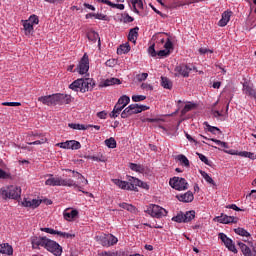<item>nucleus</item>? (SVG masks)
I'll list each match as a JSON object with an SVG mask.
<instances>
[{
    "instance_id": "f257e3e1",
    "label": "nucleus",
    "mask_w": 256,
    "mask_h": 256,
    "mask_svg": "<svg viewBox=\"0 0 256 256\" xmlns=\"http://www.w3.org/2000/svg\"><path fill=\"white\" fill-rule=\"evenodd\" d=\"M31 244L33 249H39V247H44V249L48 250L49 253H52V255L55 256H61L63 253V247L59 245L54 240H51L47 237H37L34 236L31 239Z\"/></svg>"
},
{
    "instance_id": "f03ea898",
    "label": "nucleus",
    "mask_w": 256,
    "mask_h": 256,
    "mask_svg": "<svg viewBox=\"0 0 256 256\" xmlns=\"http://www.w3.org/2000/svg\"><path fill=\"white\" fill-rule=\"evenodd\" d=\"M45 185L50 187H73L74 189L79 188V184L71 178L63 179L62 177H53V174L45 181Z\"/></svg>"
},
{
    "instance_id": "7ed1b4c3",
    "label": "nucleus",
    "mask_w": 256,
    "mask_h": 256,
    "mask_svg": "<svg viewBox=\"0 0 256 256\" xmlns=\"http://www.w3.org/2000/svg\"><path fill=\"white\" fill-rule=\"evenodd\" d=\"M128 103H131V98H129V96L123 95L122 97H120L115 104L112 112L110 113V117L112 119H116V117H119V115H121V111L125 109Z\"/></svg>"
},
{
    "instance_id": "20e7f679",
    "label": "nucleus",
    "mask_w": 256,
    "mask_h": 256,
    "mask_svg": "<svg viewBox=\"0 0 256 256\" xmlns=\"http://www.w3.org/2000/svg\"><path fill=\"white\" fill-rule=\"evenodd\" d=\"M145 213H148V215H151V217H155L156 219L167 217V210L156 204H150L145 210Z\"/></svg>"
},
{
    "instance_id": "39448f33",
    "label": "nucleus",
    "mask_w": 256,
    "mask_h": 256,
    "mask_svg": "<svg viewBox=\"0 0 256 256\" xmlns=\"http://www.w3.org/2000/svg\"><path fill=\"white\" fill-rule=\"evenodd\" d=\"M169 185L172 189H176V191H187V189H189V183H187L185 178L181 177H174L170 179Z\"/></svg>"
},
{
    "instance_id": "423d86ee",
    "label": "nucleus",
    "mask_w": 256,
    "mask_h": 256,
    "mask_svg": "<svg viewBox=\"0 0 256 256\" xmlns=\"http://www.w3.org/2000/svg\"><path fill=\"white\" fill-rule=\"evenodd\" d=\"M193 219H195V211L190 210L186 213L179 212L172 218V221H175L176 223H190V221H193Z\"/></svg>"
},
{
    "instance_id": "0eeeda50",
    "label": "nucleus",
    "mask_w": 256,
    "mask_h": 256,
    "mask_svg": "<svg viewBox=\"0 0 256 256\" xmlns=\"http://www.w3.org/2000/svg\"><path fill=\"white\" fill-rule=\"evenodd\" d=\"M5 201L7 199L17 200L21 197V187L18 186H9L6 188V192H4Z\"/></svg>"
},
{
    "instance_id": "6e6552de",
    "label": "nucleus",
    "mask_w": 256,
    "mask_h": 256,
    "mask_svg": "<svg viewBox=\"0 0 256 256\" xmlns=\"http://www.w3.org/2000/svg\"><path fill=\"white\" fill-rule=\"evenodd\" d=\"M193 69H195V67L191 64H180L175 67V75L176 77H179V75H181V77H189V73H191Z\"/></svg>"
},
{
    "instance_id": "1a4fd4ad",
    "label": "nucleus",
    "mask_w": 256,
    "mask_h": 256,
    "mask_svg": "<svg viewBox=\"0 0 256 256\" xmlns=\"http://www.w3.org/2000/svg\"><path fill=\"white\" fill-rule=\"evenodd\" d=\"M56 147H60V149L77 150L81 147V143L77 140H67L66 142L57 143Z\"/></svg>"
},
{
    "instance_id": "9d476101",
    "label": "nucleus",
    "mask_w": 256,
    "mask_h": 256,
    "mask_svg": "<svg viewBox=\"0 0 256 256\" xmlns=\"http://www.w3.org/2000/svg\"><path fill=\"white\" fill-rule=\"evenodd\" d=\"M219 239L224 243L225 247L228 249V251H231L232 253H237V248L235 247V244L233 243V240H231L225 233H219L218 235Z\"/></svg>"
},
{
    "instance_id": "9b49d317",
    "label": "nucleus",
    "mask_w": 256,
    "mask_h": 256,
    "mask_svg": "<svg viewBox=\"0 0 256 256\" xmlns=\"http://www.w3.org/2000/svg\"><path fill=\"white\" fill-rule=\"evenodd\" d=\"M69 103H71V95L54 94V105H69Z\"/></svg>"
},
{
    "instance_id": "f8f14e48",
    "label": "nucleus",
    "mask_w": 256,
    "mask_h": 256,
    "mask_svg": "<svg viewBox=\"0 0 256 256\" xmlns=\"http://www.w3.org/2000/svg\"><path fill=\"white\" fill-rule=\"evenodd\" d=\"M77 69L80 75H85V73L89 71V56H87V54L83 55Z\"/></svg>"
},
{
    "instance_id": "ddd939ff",
    "label": "nucleus",
    "mask_w": 256,
    "mask_h": 256,
    "mask_svg": "<svg viewBox=\"0 0 256 256\" xmlns=\"http://www.w3.org/2000/svg\"><path fill=\"white\" fill-rule=\"evenodd\" d=\"M141 185H145V182L133 176H128L127 191H137V187H141Z\"/></svg>"
},
{
    "instance_id": "4468645a",
    "label": "nucleus",
    "mask_w": 256,
    "mask_h": 256,
    "mask_svg": "<svg viewBox=\"0 0 256 256\" xmlns=\"http://www.w3.org/2000/svg\"><path fill=\"white\" fill-rule=\"evenodd\" d=\"M80 93H87V91L93 88V80L91 78H81Z\"/></svg>"
},
{
    "instance_id": "2eb2a0df",
    "label": "nucleus",
    "mask_w": 256,
    "mask_h": 256,
    "mask_svg": "<svg viewBox=\"0 0 256 256\" xmlns=\"http://www.w3.org/2000/svg\"><path fill=\"white\" fill-rule=\"evenodd\" d=\"M242 91L244 95H247L250 99H256V90L253 88V85L249 84V82L243 83Z\"/></svg>"
},
{
    "instance_id": "dca6fc26",
    "label": "nucleus",
    "mask_w": 256,
    "mask_h": 256,
    "mask_svg": "<svg viewBox=\"0 0 256 256\" xmlns=\"http://www.w3.org/2000/svg\"><path fill=\"white\" fill-rule=\"evenodd\" d=\"M41 203H42V200H39V199L29 200L27 198H24L21 205L22 207H29L30 209H37V207H39Z\"/></svg>"
},
{
    "instance_id": "f3484780",
    "label": "nucleus",
    "mask_w": 256,
    "mask_h": 256,
    "mask_svg": "<svg viewBox=\"0 0 256 256\" xmlns=\"http://www.w3.org/2000/svg\"><path fill=\"white\" fill-rule=\"evenodd\" d=\"M216 221L224 225H229V223H237V218H235L234 216H227L225 214H221L220 216L216 217Z\"/></svg>"
},
{
    "instance_id": "a211bd4d",
    "label": "nucleus",
    "mask_w": 256,
    "mask_h": 256,
    "mask_svg": "<svg viewBox=\"0 0 256 256\" xmlns=\"http://www.w3.org/2000/svg\"><path fill=\"white\" fill-rule=\"evenodd\" d=\"M176 198L182 203H191L195 199V197L193 196V192L191 191H188L184 194H178Z\"/></svg>"
},
{
    "instance_id": "6ab92c4d",
    "label": "nucleus",
    "mask_w": 256,
    "mask_h": 256,
    "mask_svg": "<svg viewBox=\"0 0 256 256\" xmlns=\"http://www.w3.org/2000/svg\"><path fill=\"white\" fill-rule=\"evenodd\" d=\"M231 15H233V12L231 11H225L222 13V18L218 22L219 27H226L227 23L231 21Z\"/></svg>"
},
{
    "instance_id": "aec40b11",
    "label": "nucleus",
    "mask_w": 256,
    "mask_h": 256,
    "mask_svg": "<svg viewBox=\"0 0 256 256\" xmlns=\"http://www.w3.org/2000/svg\"><path fill=\"white\" fill-rule=\"evenodd\" d=\"M79 215V211L66 209L63 212V217L66 221H73Z\"/></svg>"
},
{
    "instance_id": "412c9836",
    "label": "nucleus",
    "mask_w": 256,
    "mask_h": 256,
    "mask_svg": "<svg viewBox=\"0 0 256 256\" xmlns=\"http://www.w3.org/2000/svg\"><path fill=\"white\" fill-rule=\"evenodd\" d=\"M38 101H40V103H43V105H55V94L39 97Z\"/></svg>"
},
{
    "instance_id": "4be33fe9",
    "label": "nucleus",
    "mask_w": 256,
    "mask_h": 256,
    "mask_svg": "<svg viewBox=\"0 0 256 256\" xmlns=\"http://www.w3.org/2000/svg\"><path fill=\"white\" fill-rule=\"evenodd\" d=\"M137 37H139V27H135L130 29L129 34H128V41L131 43H137Z\"/></svg>"
},
{
    "instance_id": "5701e85b",
    "label": "nucleus",
    "mask_w": 256,
    "mask_h": 256,
    "mask_svg": "<svg viewBox=\"0 0 256 256\" xmlns=\"http://www.w3.org/2000/svg\"><path fill=\"white\" fill-rule=\"evenodd\" d=\"M0 253L2 255H13V246L9 245V243L0 244Z\"/></svg>"
},
{
    "instance_id": "b1692460",
    "label": "nucleus",
    "mask_w": 256,
    "mask_h": 256,
    "mask_svg": "<svg viewBox=\"0 0 256 256\" xmlns=\"http://www.w3.org/2000/svg\"><path fill=\"white\" fill-rule=\"evenodd\" d=\"M96 241H98L102 247H109V234H101L96 236Z\"/></svg>"
},
{
    "instance_id": "393cba45",
    "label": "nucleus",
    "mask_w": 256,
    "mask_h": 256,
    "mask_svg": "<svg viewBox=\"0 0 256 256\" xmlns=\"http://www.w3.org/2000/svg\"><path fill=\"white\" fill-rule=\"evenodd\" d=\"M65 171L67 173H72V177H74V179H83L84 185H89V181L81 173L71 169H65Z\"/></svg>"
},
{
    "instance_id": "a878e982",
    "label": "nucleus",
    "mask_w": 256,
    "mask_h": 256,
    "mask_svg": "<svg viewBox=\"0 0 256 256\" xmlns=\"http://www.w3.org/2000/svg\"><path fill=\"white\" fill-rule=\"evenodd\" d=\"M68 127H70V129H75L77 131H87V129H90V127H93V125H91V124L83 125V124L70 123V124H68Z\"/></svg>"
},
{
    "instance_id": "bb28decb",
    "label": "nucleus",
    "mask_w": 256,
    "mask_h": 256,
    "mask_svg": "<svg viewBox=\"0 0 256 256\" xmlns=\"http://www.w3.org/2000/svg\"><path fill=\"white\" fill-rule=\"evenodd\" d=\"M131 51V45H129V42H126L125 44H122L119 46L117 49V54L118 55H127Z\"/></svg>"
},
{
    "instance_id": "cd10ccee",
    "label": "nucleus",
    "mask_w": 256,
    "mask_h": 256,
    "mask_svg": "<svg viewBox=\"0 0 256 256\" xmlns=\"http://www.w3.org/2000/svg\"><path fill=\"white\" fill-rule=\"evenodd\" d=\"M87 37L89 41H92V43H97L98 40L99 45H101V38H99V33L95 31H90L87 33Z\"/></svg>"
},
{
    "instance_id": "c85d7f7f",
    "label": "nucleus",
    "mask_w": 256,
    "mask_h": 256,
    "mask_svg": "<svg viewBox=\"0 0 256 256\" xmlns=\"http://www.w3.org/2000/svg\"><path fill=\"white\" fill-rule=\"evenodd\" d=\"M22 25L24 27L25 35H33V26L28 22V20H22Z\"/></svg>"
},
{
    "instance_id": "c756f323",
    "label": "nucleus",
    "mask_w": 256,
    "mask_h": 256,
    "mask_svg": "<svg viewBox=\"0 0 256 256\" xmlns=\"http://www.w3.org/2000/svg\"><path fill=\"white\" fill-rule=\"evenodd\" d=\"M176 161H179L184 167H190L189 159L183 154H179L175 157Z\"/></svg>"
},
{
    "instance_id": "7c9ffc66",
    "label": "nucleus",
    "mask_w": 256,
    "mask_h": 256,
    "mask_svg": "<svg viewBox=\"0 0 256 256\" xmlns=\"http://www.w3.org/2000/svg\"><path fill=\"white\" fill-rule=\"evenodd\" d=\"M129 169H131V171H135L136 173H143L145 171L143 165L136 163H130Z\"/></svg>"
},
{
    "instance_id": "2f4dec72",
    "label": "nucleus",
    "mask_w": 256,
    "mask_h": 256,
    "mask_svg": "<svg viewBox=\"0 0 256 256\" xmlns=\"http://www.w3.org/2000/svg\"><path fill=\"white\" fill-rule=\"evenodd\" d=\"M161 85L164 89H173V82L167 77H161Z\"/></svg>"
},
{
    "instance_id": "473e14b6",
    "label": "nucleus",
    "mask_w": 256,
    "mask_h": 256,
    "mask_svg": "<svg viewBox=\"0 0 256 256\" xmlns=\"http://www.w3.org/2000/svg\"><path fill=\"white\" fill-rule=\"evenodd\" d=\"M112 181L114 185H117V187H119L120 189L127 190V187H129V182L127 181H122L120 179H113Z\"/></svg>"
},
{
    "instance_id": "72a5a7b5",
    "label": "nucleus",
    "mask_w": 256,
    "mask_h": 256,
    "mask_svg": "<svg viewBox=\"0 0 256 256\" xmlns=\"http://www.w3.org/2000/svg\"><path fill=\"white\" fill-rule=\"evenodd\" d=\"M81 78L75 80L69 85V89H72V91H80L81 92Z\"/></svg>"
},
{
    "instance_id": "f704fd0d",
    "label": "nucleus",
    "mask_w": 256,
    "mask_h": 256,
    "mask_svg": "<svg viewBox=\"0 0 256 256\" xmlns=\"http://www.w3.org/2000/svg\"><path fill=\"white\" fill-rule=\"evenodd\" d=\"M104 143H105L106 147H108L109 149H115L117 147V141L113 137L106 139L104 141Z\"/></svg>"
},
{
    "instance_id": "c9c22d12",
    "label": "nucleus",
    "mask_w": 256,
    "mask_h": 256,
    "mask_svg": "<svg viewBox=\"0 0 256 256\" xmlns=\"http://www.w3.org/2000/svg\"><path fill=\"white\" fill-rule=\"evenodd\" d=\"M200 175L203 177V179L206 180L207 183H210V185H215V181L209 174L203 170H199Z\"/></svg>"
},
{
    "instance_id": "e433bc0d",
    "label": "nucleus",
    "mask_w": 256,
    "mask_h": 256,
    "mask_svg": "<svg viewBox=\"0 0 256 256\" xmlns=\"http://www.w3.org/2000/svg\"><path fill=\"white\" fill-rule=\"evenodd\" d=\"M111 85H121V80L117 78H111L104 81V87H109Z\"/></svg>"
},
{
    "instance_id": "4c0bfd02",
    "label": "nucleus",
    "mask_w": 256,
    "mask_h": 256,
    "mask_svg": "<svg viewBox=\"0 0 256 256\" xmlns=\"http://www.w3.org/2000/svg\"><path fill=\"white\" fill-rule=\"evenodd\" d=\"M234 232L236 233V235H240L241 237H251V234L245 230V228H236L234 229Z\"/></svg>"
},
{
    "instance_id": "58836bf2",
    "label": "nucleus",
    "mask_w": 256,
    "mask_h": 256,
    "mask_svg": "<svg viewBox=\"0 0 256 256\" xmlns=\"http://www.w3.org/2000/svg\"><path fill=\"white\" fill-rule=\"evenodd\" d=\"M238 245L244 256H248L251 253V248H249L245 243L239 242Z\"/></svg>"
},
{
    "instance_id": "ea45409f",
    "label": "nucleus",
    "mask_w": 256,
    "mask_h": 256,
    "mask_svg": "<svg viewBox=\"0 0 256 256\" xmlns=\"http://www.w3.org/2000/svg\"><path fill=\"white\" fill-rule=\"evenodd\" d=\"M204 125L207 127L209 133H213V135H217V133H221V129L215 126L209 125V122H204Z\"/></svg>"
},
{
    "instance_id": "a19ab883",
    "label": "nucleus",
    "mask_w": 256,
    "mask_h": 256,
    "mask_svg": "<svg viewBox=\"0 0 256 256\" xmlns=\"http://www.w3.org/2000/svg\"><path fill=\"white\" fill-rule=\"evenodd\" d=\"M119 207H121V209H125L126 211H129L130 213H135V206H133L132 204H128V203H120Z\"/></svg>"
},
{
    "instance_id": "79ce46f5",
    "label": "nucleus",
    "mask_w": 256,
    "mask_h": 256,
    "mask_svg": "<svg viewBox=\"0 0 256 256\" xmlns=\"http://www.w3.org/2000/svg\"><path fill=\"white\" fill-rule=\"evenodd\" d=\"M238 155L240 157H246V158L252 159V160L256 159L255 153H253V152L241 151V152L238 153Z\"/></svg>"
},
{
    "instance_id": "37998d69",
    "label": "nucleus",
    "mask_w": 256,
    "mask_h": 256,
    "mask_svg": "<svg viewBox=\"0 0 256 256\" xmlns=\"http://www.w3.org/2000/svg\"><path fill=\"white\" fill-rule=\"evenodd\" d=\"M118 242H119V239H117V237H115L113 234H108L109 247L113 245H117Z\"/></svg>"
},
{
    "instance_id": "c03bdc74",
    "label": "nucleus",
    "mask_w": 256,
    "mask_h": 256,
    "mask_svg": "<svg viewBox=\"0 0 256 256\" xmlns=\"http://www.w3.org/2000/svg\"><path fill=\"white\" fill-rule=\"evenodd\" d=\"M57 235H59V237H62L63 239H73L75 237V234L61 232V231H58Z\"/></svg>"
},
{
    "instance_id": "a18cd8bd",
    "label": "nucleus",
    "mask_w": 256,
    "mask_h": 256,
    "mask_svg": "<svg viewBox=\"0 0 256 256\" xmlns=\"http://www.w3.org/2000/svg\"><path fill=\"white\" fill-rule=\"evenodd\" d=\"M132 112H131V108L128 106L127 108H125L122 113H121V118L122 119H127V117H131Z\"/></svg>"
},
{
    "instance_id": "49530a36",
    "label": "nucleus",
    "mask_w": 256,
    "mask_h": 256,
    "mask_svg": "<svg viewBox=\"0 0 256 256\" xmlns=\"http://www.w3.org/2000/svg\"><path fill=\"white\" fill-rule=\"evenodd\" d=\"M129 107L132 115H137V113H141V110H139V104H131L129 105Z\"/></svg>"
},
{
    "instance_id": "de8ad7c7",
    "label": "nucleus",
    "mask_w": 256,
    "mask_h": 256,
    "mask_svg": "<svg viewBox=\"0 0 256 256\" xmlns=\"http://www.w3.org/2000/svg\"><path fill=\"white\" fill-rule=\"evenodd\" d=\"M192 109H195V104H186L181 113L182 115H185L186 113H189V111H192Z\"/></svg>"
},
{
    "instance_id": "09e8293b",
    "label": "nucleus",
    "mask_w": 256,
    "mask_h": 256,
    "mask_svg": "<svg viewBox=\"0 0 256 256\" xmlns=\"http://www.w3.org/2000/svg\"><path fill=\"white\" fill-rule=\"evenodd\" d=\"M210 141H213L214 143H216V145H220V147H223L224 149H229V145L226 142L215 138L210 139Z\"/></svg>"
},
{
    "instance_id": "8fccbe9b",
    "label": "nucleus",
    "mask_w": 256,
    "mask_h": 256,
    "mask_svg": "<svg viewBox=\"0 0 256 256\" xmlns=\"http://www.w3.org/2000/svg\"><path fill=\"white\" fill-rule=\"evenodd\" d=\"M32 26L39 25V17L37 15H31L27 20Z\"/></svg>"
},
{
    "instance_id": "3c124183",
    "label": "nucleus",
    "mask_w": 256,
    "mask_h": 256,
    "mask_svg": "<svg viewBox=\"0 0 256 256\" xmlns=\"http://www.w3.org/2000/svg\"><path fill=\"white\" fill-rule=\"evenodd\" d=\"M146 99H147V96H143V95L132 96V101H134V103H139V101H145Z\"/></svg>"
},
{
    "instance_id": "603ef678",
    "label": "nucleus",
    "mask_w": 256,
    "mask_h": 256,
    "mask_svg": "<svg viewBox=\"0 0 256 256\" xmlns=\"http://www.w3.org/2000/svg\"><path fill=\"white\" fill-rule=\"evenodd\" d=\"M164 49L166 50V51H171V50H173V42H171V39H167V41L165 42V44H164Z\"/></svg>"
},
{
    "instance_id": "864d4df0",
    "label": "nucleus",
    "mask_w": 256,
    "mask_h": 256,
    "mask_svg": "<svg viewBox=\"0 0 256 256\" xmlns=\"http://www.w3.org/2000/svg\"><path fill=\"white\" fill-rule=\"evenodd\" d=\"M200 161H202V163H205V165H211V163L209 162V159L207 158V156L201 154V153H197Z\"/></svg>"
},
{
    "instance_id": "5fc2aeb1",
    "label": "nucleus",
    "mask_w": 256,
    "mask_h": 256,
    "mask_svg": "<svg viewBox=\"0 0 256 256\" xmlns=\"http://www.w3.org/2000/svg\"><path fill=\"white\" fill-rule=\"evenodd\" d=\"M158 57H169L171 55V51L169 50H160L157 52Z\"/></svg>"
},
{
    "instance_id": "6e6d98bb",
    "label": "nucleus",
    "mask_w": 256,
    "mask_h": 256,
    "mask_svg": "<svg viewBox=\"0 0 256 256\" xmlns=\"http://www.w3.org/2000/svg\"><path fill=\"white\" fill-rule=\"evenodd\" d=\"M41 231L44 233H49L50 235H57V233H59V231L52 228H42Z\"/></svg>"
},
{
    "instance_id": "4d7b16f0",
    "label": "nucleus",
    "mask_w": 256,
    "mask_h": 256,
    "mask_svg": "<svg viewBox=\"0 0 256 256\" xmlns=\"http://www.w3.org/2000/svg\"><path fill=\"white\" fill-rule=\"evenodd\" d=\"M4 107H19L21 104L19 102H3Z\"/></svg>"
},
{
    "instance_id": "13d9d810",
    "label": "nucleus",
    "mask_w": 256,
    "mask_h": 256,
    "mask_svg": "<svg viewBox=\"0 0 256 256\" xmlns=\"http://www.w3.org/2000/svg\"><path fill=\"white\" fill-rule=\"evenodd\" d=\"M43 143H47V138H42L41 140H36L34 142H28V145H43Z\"/></svg>"
},
{
    "instance_id": "bf43d9fd",
    "label": "nucleus",
    "mask_w": 256,
    "mask_h": 256,
    "mask_svg": "<svg viewBox=\"0 0 256 256\" xmlns=\"http://www.w3.org/2000/svg\"><path fill=\"white\" fill-rule=\"evenodd\" d=\"M148 53H149V55H151V57H155L157 55V51H155V44H152L148 48Z\"/></svg>"
},
{
    "instance_id": "052dcab7",
    "label": "nucleus",
    "mask_w": 256,
    "mask_h": 256,
    "mask_svg": "<svg viewBox=\"0 0 256 256\" xmlns=\"http://www.w3.org/2000/svg\"><path fill=\"white\" fill-rule=\"evenodd\" d=\"M106 67H114L117 65V60L115 59H109L105 62Z\"/></svg>"
},
{
    "instance_id": "680f3d73",
    "label": "nucleus",
    "mask_w": 256,
    "mask_h": 256,
    "mask_svg": "<svg viewBox=\"0 0 256 256\" xmlns=\"http://www.w3.org/2000/svg\"><path fill=\"white\" fill-rule=\"evenodd\" d=\"M11 177V174H8L3 169L0 168V179H9Z\"/></svg>"
},
{
    "instance_id": "e2e57ef3",
    "label": "nucleus",
    "mask_w": 256,
    "mask_h": 256,
    "mask_svg": "<svg viewBox=\"0 0 256 256\" xmlns=\"http://www.w3.org/2000/svg\"><path fill=\"white\" fill-rule=\"evenodd\" d=\"M94 18L99 19L100 21H107V15H105V14H95L94 13Z\"/></svg>"
},
{
    "instance_id": "0e129e2a",
    "label": "nucleus",
    "mask_w": 256,
    "mask_h": 256,
    "mask_svg": "<svg viewBox=\"0 0 256 256\" xmlns=\"http://www.w3.org/2000/svg\"><path fill=\"white\" fill-rule=\"evenodd\" d=\"M147 77H149V74L148 73H142V74H138L137 75V79L138 81H145L147 79Z\"/></svg>"
},
{
    "instance_id": "69168bd1",
    "label": "nucleus",
    "mask_w": 256,
    "mask_h": 256,
    "mask_svg": "<svg viewBox=\"0 0 256 256\" xmlns=\"http://www.w3.org/2000/svg\"><path fill=\"white\" fill-rule=\"evenodd\" d=\"M91 159H92V161H98L100 163H105V157L104 156H100V157L92 156Z\"/></svg>"
},
{
    "instance_id": "338daca9",
    "label": "nucleus",
    "mask_w": 256,
    "mask_h": 256,
    "mask_svg": "<svg viewBox=\"0 0 256 256\" xmlns=\"http://www.w3.org/2000/svg\"><path fill=\"white\" fill-rule=\"evenodd\" d=\"M97 117L99 119H107V112H105V111L98 112Z\"/></svg>"
},
{
    "instance_id": "774afa93",
    "label": "nucleus",
    "mask_w": 256,
    "mask_h": 256,
    "mask_svg": "<svg viewBox=\"0 0 256 256\" xmlns=\"http://www.w3.org/2000/svg\"><path fill=\"white\" fill-rule=\"evenodd\" d=\"M252 250L250 251L248 256H256V243L251 245Z\"/></svg>"
}]
</instances>
